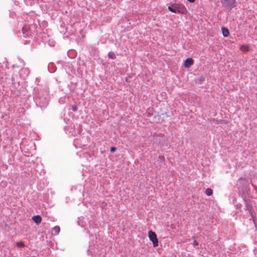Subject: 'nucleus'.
Here are the masks:
<instances>
[{"instance_id":"1","label":"nucleus","mask_w":257,"mask_h":257,"mask_svg":"<svg viewBox=\"0 0 257 257\" xmlns=\"http://www.w3.org/2000/svg\"><path fill=\"white\" fill-rule=\"evenodd\" d=\"M247 183V179L243 177L240 178L237 181L239 195L243 200L250 199V190L248 187L245 185Z\"/></svg>"},{"instance_id":"2","label":"nucleus","mask_w":257,"mask_h":257,"mask_svg":"<svg viewBox=\"0 0 257 257\" xmlns=\"http://www.w3.org/2000/svg\"><path fill=\"white\" fill-rule=\"evenodd\" d=\"M35 101L37 106L41 108H45L48 104L49 95L46 92L41 90L35 97Z\"/></svg>"},{"instance_id":"3","label":"nucleus","mask_w":257,"mask_h":257,"mask_svg":"<svg viewBox=\"0 0 257 257\" xmlns=\"http://www.w3.org/2000/svg\"><path fill=\"white\" fill-rule=\"evenodd\" d=\"M168 9L171 12L180 14H186L187 10L186 7L181 3H175L168 7Z\"/></svg>"},{"instance_id":"4","label":"nucleus","mask_w":257,"mask_h":257,"mask_svg":"<svg viewBox=\"0 0 257 257\" xmlns=\"http://www.w3.org/2000/svg\"><path fill=\"white\" fill-rule=\"evenodd\" d=\"M245 203V209L247 210L249 215L251 216V218L250 220H252L254 223L255 224V213L254 212V210L252 206V201L250 199H248L247 200H243Z\"/></svg>"},{"instance_id":"5","label":"nucleus","mask_w":257,"mask_h":257,"mask_svg":"<svg viewBox=\"0 0 257 257\" xmlns=\"http://www.w3.org/2000/svg\"><path fill=\"white\" fill-rule=\"evenodd\" d=\"M220 2L225 8L230 10L236 6V0H220Z\"/></svg>"},{"instance_id":"6","label":"nucleus","mask_w":257,"mask_h":257,"mask_svg":"<svg viewBox=\"0 0 257 257\" xmlns=\"http://www.w3.org/2000/svg\"><path fill=\"white\" fill-rule=\"evenodd\" d=\"M148 236L150 238V240L153 242L154 246H157L158 245V240L155 232L151 230L149 231L148 233Z\"/></svg>"},{"instance_id":"7","label":"nucleus","mask_w":257,"mask_h":257,"mask_svg":"<svg viewBox=\"0 0 257 257\" xmlns=\"http://www.w3.org/2000/svg\"><path fill=\"white\" fill-rule=\"evenodd\" d=\"M23 35L24 38H29L31 36V33L28 26H24L22 28Z\"/></svg>"},{"instance_id":"8","label":"nucleus","mask_w":257,"mask_h":257,"mask_svg":"<svg viewBox=\"0 0 257 257\" xmlns=\"http://www.w3.org/2000/svg\"><path fill=\"white\" fill-rule=\"evenodd\" d=\"M194 64V60L191 58H187L184 61V67L189 68Z\"/></svg>"},{"instance_id":"9","label":"nucleus","mask_w":257,"mask_h":257,"mask_svg":"<svg viewBox=\"0 0 257 257\" xmlns=\"http://www.w3.org/2000/svg\"><path fill=\"white\" fill-rule=\"evenodd\" d=\"M32 219L37 224H39L42 221V218L40 215H35L33 217Z\"/></svg>"},{"instance_id":"10","label":"nucleus","mask_w":257,"mask_h":257,"mask_svg":"<svg viewBox=\"0 0 257 257\" xmlns=\"http://www.w3.org/2000/svg\"><path fill=\"white\" fill-rule=\"evenodd\" d=\"M222 33L224 37H226L229 35V32L228 29L225 27H222L221 28Z\"/></svg>"},{"instance_id":"11","label":"nucleus","mask_w":257,"mask_h":257,"mask_svg":"<svg viewBox=\"0 0 257 257\" xmlns=\"http://www.w3.org/2000/svg\"><path fill=\"white\" fill-rule=\"evenodd\" d=\"M240 50L243 52L249 51V46L248 45H242L241 46Z\"/></svg>"},{"instance_id":"12","label":"nucleus","mask_w":257,"mask_h":257,"mask_svg":"<svg viewBox=\"0 0 257 257\" xmlns=\"http://www.w3.org/2000/svg\"><path fill=\"white\" fill-rule=\"evenodd\" d=\"M52 230L55 234L57 235L60 232V228L59 226H56L53 228Z\"/></svg>"},{"instance_id":"13","label":"nucleus","mask_w":257,"mask_h":257,"mask_svg":"<svg viewBox=\"0 0 257 257\" xmlns=\"http://www.w3.org/2000/svg\"><path fill=\"white\" fill-rule=\"evenodd\" d=\"M205 193L208 196H211L213 193V191L210 188H207L206 189Z\"/></svg>"},{"instance_id":"14","label":"nucleus","mask_w":257,"mask_h":257,"mask_svg":"<svg viewBox=\"0 0 257 257\" xmlns=\"http://www.w3.org/2000/svg\"><path fill=\"white\" fill-rule=\"evenodd\" d=\"M108 57L111 59H115L116 58L115 54L112 52H109L108 53Z\"/></svg>"},{"instance_id":"15","label":"nucleus","mask_w":257,"mask_h":257,"mask_svg":"<svg viewBox=\"0 0 257 257\" xmlns=\"http://www.w3.org/2000/svg\"><path fill=\"white\" fill-rule=\"evenodd\" d=\"M205 79V76H203V75H202L201 76H200L197 79V82H199L200 83H202V82H203Z\"/></svg>"},{"instance_id":"16","label":"nucleus","mask_w":257,"mask_h":257,"mask_svg":"<svg viewBox=\"0 0 257 257\" xmlns=\"http://www.w3.org/2000/svg\"><path fill=\"white\" fill-rule=\"evenodd\" d=\"M235 202H236V200H233V203L235 204V206H236V208L237 209H239L241 210V207H242L241 204H240V203H236V204Z\"/></svg>"},{"instance_id":"17","label":"nucleus","mask_w":257,"mask_h":257,"mask_svg":"<svg viewBox=\"0 0 257 257\" xmlns=\"http://www.w3.org/2000/svg\"><path fill=\"white\" fill-rule=\"evenodd\" d=\"M16 246L17 247H24L25 246V245H24V243L22 241H20V242H16Z\"/></svg>"},{"instance_id":"18","label":"nucleus","mask_w":257,"mask_h":257,"mask_svg":"<svg viewBox=\"0 0 257 257\" xmlns=\"http://www.w3.org/2000/svg\"><path fill=\"white\" fill-rule=\"evenodd\" d=\"M71 109L73 111L75 112L77 110L78 108L76 105H73L71 106Z\"/></svg>"},{"instance_id":"19","label":"nucleus","mask_w":257,"mask_h":257,"mask_svg":"<svg viewBox=\"0 0 257 257\" xmlns=\"http://www.w3.org/2000/svg\"><path fill=\"white\" fill-rule=\"evenodd\" d=\"M159 159L160 160L161 162H162L163 163H164L165 159L164 156H159Z\"/></svg>"},{"instance_id":"20","label":"nucleus","mask_w":257,"mask_h":257,"mask_svg":"<svg viewBox=\"0 0 257 257\" xmlns=\"http://www.w3.org/2000/svg\"><path fill=\"white\" fill-rule=\"evenodd\" d=\"M191 244L192 245V246L193 247H196V246H197L198 245V242L196 241V240H194L192 243Z\"/></svg>"},{"instance_id":"21","label":"nucleus","mask_w":257,"mask_h":257,"mask_svg":"<svg viewBox=\"0 0 257 257\" xmlns=\"http://www.w3.org/2000/svg\"><path fill=\"white\" fill-rule=\"evenodd\" d=\"M116 150V148L115 147H111L110 148V151L111 153H114Z\"/></svg>"},{"instance_id":"22","label":"nucleus","mask_w":257,"mask_h":257,"mask_svg":"<svg viewBox=\"0 0 257 257\" xmlns=\"http://www.w3.org/2000/svg\"><path fill=\"white\" fill-rule=\"evenodd\" d=\"M211 121H216V123L217 124H218L219 123V122H220L221 120H219V121H218V120H215V119H213L212 120H211Z\"/></svg>"},{"instance_id":"23","label":"nucleus","mask_w":257,"mask_h":257,"mask_svg":"<svg viewBox=\"0 0 257 257\" xmlns=\"http://www.w3.org/2000/svg\"><path fill=\"white\" fill-rule=\"evenodd\" d=\"M189 2L193 3H194L195 0H187Z\"/></svg>"}]
</instances>
